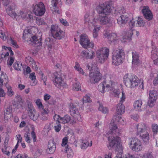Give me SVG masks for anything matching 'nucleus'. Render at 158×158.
Instances as JSON below:
<instances>
[{
	"label": "nucleus",
	"instance_id": "48",
	"mask_svg": "<svg viewBox=\"0 0 158 158\" xmlns=\"http://www.w3.org/2000/svg\"><path fill=\"white\" fill-rule=\"evenodd\" d=\"M114 117H116V118H115V120L114 121L115 123H116V122H118L121 124H123V120L122 118L121 117H120V116H114Z\"/></svg>",
	"mask_w": 158,
	"mask_h": 158
},
{
	"label": "nucleus",
	"instance_id": "45",
	"mask_svg": "<svg viewBox=\"0 0 158 158\" xmlns=\"http://www.w3.org/2000/svg\"><path fill=\"white\" fill-rule=\"evenodd\" d=\"M36 23L38 25H39L42 24H46V23L44 22V19L40 17L36 18Z\"/></svg>",
	"mask_w": 158,
	"mask_h": 158
},
{
	"label": "nucleus",
	"instance_id": "5",
	"mask_svg": "<svg viewBox=\"0 0 158 158\" xmlns=\"http://www.w3.org/2000/svg\"><path fill=\"white\" fill-rule=\"evenodd\" d=\"M125 55L124 51L120 49L114 50L112 57V63L115 65H118L123 63Z\"/></svg>",
	"mask_w": 158,
	"mask_h": 158
},
{
	"label": "nucleus",
	"instance_id": "58",
	"mask_svg": "<svg viewBox=\"0 0 158 158\" xmlns=\"http://www.w3.org/2000/svg\"><path fill=\"white\" fill-rule=\"evenodd\" d=\"M126 99V96L125 94L123 92H122V96L121 98V100L119 103H121L123 104V102L125 101Z\"/></svg>",
	"mask_w": 158,
	"mask_h": 158
},
{
	"label": "nucleus",
	"instance_id": "21",
	"mask_svg": "<svg viewBox=\"0 0 158 158\" xmlns=\"http://www.w3.org/2000/svg\"><path fill=\"white\" fill-rule=\"evenodd\" d=\"M104 35L105 37L111 43H115L118 38L116 34L115 33H110L108 31H105L104 33Z\"/></svg>",
	"mask_w": 158,
	"mask_h": 158
},
{
	"label": "nucleus",
	"instance_id": "14",
	"mask_svg": "<svg viewBox=\"0 0 158 158\" xmlns=\"http://www.w3.org/2000/svg\"><path fill=\"white\" fill-rule=\"evenodd\" d=\"M33 11L37 16L43 15L45 11V9L44 4L40 2L35 5L33 8Z\"/></svg>",
	"mask_w": 158,
	"mask_h": 158
},
{
	"label": "nucleus",
	"instance_id": "1",
	"mask_svg": "<svg viewBox=\"0 0 158 158\" xmlns=\"http://www.w3.org/2000/svg\"><path fill=\"white\" fill-rule=\"evenodd\" d=\"M111 124V127L107 133L110 136L108 137L109 147L113 148L119 151L121 154L123 153V147L120 144V138L118 136L119 134V131L117 126L114 124V122Z\"/></svg>",
	"mask_w": 158,
	"mask_h": 158
},
{
	"label": "nucleus",
	"instance_id": "30",
	"mask_svg": "<svg viewBox=\"0 0 158 158\" xmlns=\"http://www.w3.org/2000/svg\"><path fill=\"white\" fill-rule=\"evenodd\" d=\"M133 34V30L132 29H130L127 30L125 32L124 38L128 40H131Z\"/></svg>",
	"mask_w": 158,
	"mask_h": 158
},
{
	"label": "nucleus",
	"instance_id": "17",
	"mask_svg": "<svg viewBox=\"0 0 158 158\" xmlns=\"http://www.w3.org/2000/svg\"><path fill=\"white\" fill-rule=\"evenodd\" d=\"M98 20L102 25L108 24L109 26H111L112 25L113 19L107 15H102L98 18Z\"/></svg>",
	"mask_w": 158,
	"mask_h": 158
},
{
	"label": "nucleus",
	"instance_id": "7",
	"mask_svg": "<svg viewBox=\"0 0 158 158\" xmlns=\"http://www.w3.org/2000/svg\"><path fill=\"white\" fill-rule=\"evenodd\" d=\"M89 77L90 81L92 84L98 83L101 79L102 74L100 73L99 69L96 65H95V71L89 73Z\"/></svg>",
	"mask_w": 158,
	"mask_h": 158
},
{
	"label": "nucleus",
	"instance_id": "31",
	"mask_svg": "<svg viewBox=\"0 0 158 158\" xmlns=\"http://www.w3.org/2000/svg\"><path fill=\"white\" fill-rule=\"evenodd\" d=\"M65 152L67 154V156L69 158H71L73 155V150L69 146L67 145L65 147Z\"/></svg>",
	"mask_w": 158,
	"mask_h": 158
},
{
	"label": "nucleus",
	"instance_id": "39",
	"mask_svg": "<svg viewBox=\"0 0 158 158\" xmlns=\"http://www.w3.org/2000/svg\"><path fill=\"white\" fill-rule=\"evenodd\" d=\"M22 63L19 62H15L13 65L14 69L17 71H21V70Z\"/></svg>",
	"mask_w": 158,
	"mask_h": 158
},
{
	"label": "nucleus",
	"instance_id": "46",
	"mask_svg": "<svg viewBox=\"0 0 158 158\" xmlns=\"http://www.w3.org/2000/svg\"><path fill=\"white\" fill-rule=\"evenodd\" d=\"M75 69L78 71L79 73H81L83 75L84 74L83 69L79 67V64L76 63V65L74 66Z\"/></svg>",
	"mask_w": 158,
	"mask_h": 158
},
{
	"label": "nucleus",
	"instance_id": "38",
	"mask_svg": "<svg viewBox=\"0 0 158 158\" xmlns=\"http://www.w3.org/2000/svg\"><path fill=\"white\" fill-rule=\"evenodd\" d=\"M98 110L104 114H107L108 113L109 110L106 107H104L102 104L99 103Z\"/></svg>",
	"mask_w": 158,
	"mask_h": 158
},
{
	"label": "nucleus",
	"instance_id": "22",
	"mask_svg": "<svg viewBox=\"0 0 158 158\" xmlns=\"http://www.w3.org/2000/svg\"><path fill=\"white\" fill-rule=\"evenodd\" d=\"M60 1V0H52L51 1L50 8L54 14L56 13L59 14L60 13L57 6Z\"/></svg>",
	"mask_w": 158,
	"mask_h": 158
},
{
	"label": "nucleus",
	"instance_id": "52",
	"mask_svg": "<svg viewBox=\"0 0 158 158\" xmlns=\"http://www.w3.org/2000/svg\"><path fill=\"white\" fill-rule=\"evenodd\" d=\"M7 35L2 31L0 30V37L5 40L6 39Z\"/></svg>",
	"mask_w": 158,
	"mask_h": 158
},
{
	"label": "nucleus",
	"instance_id": "34",
	"mask_svg": "<svg viewBox=\"0 0 158 158\" xmlns=\"http://www.w3.org/2000/svg\"><path fill=\"white\" fill-rule=\"evenodd\" d=\"M77 79L75 78V82H74L73 85V89L75 91H78L80 90L81 86L79 82L77 81Z\"/></svg>",
	"mask_w": 158,
	"mask_h": 158
},
{
	"label": "nucleus",
	"instance_id": "9",
	"mask_svg": "<svg viewBox=\"0 0 158 158\" xmlns=\"http://www.w3.org/2000/svg\"><path fill=\"white\" fill-rule=\"evenodd\" d=\"M97 10L99 16L107 15L111 12L110 6L106 3L100 4L97 7Z\"/></svg>",
	"mask_w": 158,
	"mask_h": 158
},
{
	"label": "nucleus",
	"instance_id": "4",
	"mask_svg": "<svg viewBox=\"0 0 158 158\" xmlns=\"http://www.w3.org/2000/svg\"><path fill=\"white\" fill-rule=\"evenodd\" d=\"M136 127V135L140 137L144 143L148 144L149 142V135L146 130L145 125L143 123H139L137 125Z\"/></svg>",
	"mask_w": 158,
	"mask_h": 158
},
{
	"label": "nucleus",
	"instance_id": "53",
	"mask_svg": "<svg viewBox=\"0 0 158 158\" xmlns=\"http://www.w3.org/2000/svg\"><path fill=\"white\" fill-rule=\"evenodd\" d=\"M56 122L57 125L55 126L54 128L55 131L57 132H58L60 131L61 129V125L60 124V123H58L56 121Z\"/></svg>",
	"mask_w": 158,
	"mask_h": 158
},
{
	"label": "nucleus",
	"instance_id": "19",
	"mask_svg": "<svg viewBox=\"0 0 158 158\" xmlns=\"http://www.w3.org/2000/svg\"><path fill=\"white\" fill-rule=\"evenodd\" d=\"M56 148V143L54 140H50L48 144L47 148L46 149V153L48 154H53L55 152Z\"/></svg>",
	"mask_w": 158,
	"mask_h": 158
},
{
	"label": "nucleus",
	"instance_id": "41",
	"mask_svg": "<svg viewBox=\"0 0 158 158\" xmlns=\"http://www.w3.org/2000/svg\"><path fill=\"white\" fill-rule=\"evenodd\" d=\"M94 28L93 30V36L94 38H97L98 35V32L99 31L100 29L99 27H97L96 26H94Z\"/></svg>",
	"mask_w": 158,
	"mask_h": 158
},
{
	"label": "nucleus",
	"instance_id": "29",
	"mask_svg": "<svg viewBox=\"0 0 158 158\" xmlns=\"http://www.w3.org/2000/svg\"><path fill=\"white\" fill-rule=\"evenodd\" d=\"M26 61L27 63L29 64L30 66H31L32 67L35 69H38V67L36 64V63L31 57H27L25 60Z\"/></svg>",
	"mask_w": 158,
	"mask_h": 158
},
{
	"label": "nucleus",
	"instance_id": "11",
	"mask_svg": "<svg viewBox=\"0 0 158 158\" xmlns=\"http://www.w3.org/2000/svg\"><path fill=\"white\" fill-rule=\"evenodd\" d=\"M79 42L81 45L86 49H92L94 46V43L90 42L88 36L85 34H82L81 35Z\"/></svg>",
	"mask_w": 158,
	"mask_h": 158
},
{
	"label": "nucleus",
	"instance_id": "25",
	"mask_svg": "<svg viewBox=\"0 0 158 158\" xmlns=\"http://www.w3.org/2000/svg\"><path fill=\"white\" fill-rule=\"evenodd\" d=\"M152 58L153 61L155 64H158V56L156 52L157 50L156 49L155 46L152 45Z\"/></svg>",
	"mask_w": 158,
	"mask_h": 158
},
{
	"label": "nucleus",
	"instance_id": "18",
	"mask_svg": "<svg viewBox=\"0 0 158 158\" xmlns=\"http://www.w3.org/2000/svg\"><path fill=\"white\" fill-rule=\"evenodd\" d=\"M53 118L55 120L56 119L57 123L63 124L68 123L71 119V117L68 114L65 115L63 117H61L59 115L55 114L53 116Z\"/></svg>",
	"mask_w": 158,
	"mask_h": 158
},
{
	"label": "nucleus",
	"instance_id": "42",
	"mask_svg": "<svg viewBox=\"0 0 158 158\" xmlns=\"http://www.w3.org/2000/svg\"><path fill=\"white\" fill-rule=\"evenodd\" d=\"M115 85V82L112 81H111L110 84H107L105 85L106 88L107 89H109V90L110 89V90H113V89L114 88Z\"/></svg>",
	"mask_w": 158,
	"mask_h": 158
},
{
	"label": "nucleus",
	"instance_id": "47",
	"mask_svg": "<svg viewBox=\"0 0 158 158\" xmlns=\"http://www.w3.org/2000/svg\"><path fill=\"white\" fill-rule=\"evenodd\" d=\"M82 100L83 103L86 102H91V100L89 97L87 95H86L82 99Z\"/></svg>",
	"mask_w": 158,
	"mask_h": 158
},
{
	"label": "nucleus",
	"instance_id": "64",
	"mask_svg": "<svg viewBox=\"0 0 158 158\" xmlns=\"http://www.w3.org/2000/svg\"><path fill=\"white\" fill-rule=\"evenodd\" d=\"M153 84L155 86L158 85V77H156L153 81Z\"/></svg>",
	"mask_w": 158,
	"mask_h": 158
},
{
	"label": "nucleus",
	"instance_id": "20",
	"mask_svg": "<svg viewBox=\"0 0 158 158\" xmlns=\"http://www.w3.org/2000/svg\"><path fill=\"white\" fill-rule=\"evenodd\" d=\"M142 12L146 19L148 20H150L152 19V14L148 6H144L142 10Z\"/></svg>",
	"mask_w": 158,
	"mask_h": 158
},
{
	"label": "nucleus",
	"instance_id": "16",
	"mask_svg": "<svg viewBox=\"0 0 158 158\" xmlns=\"http://www.w3.org/2000/svg\"><path fill=\"white\" fill-rule=\"evenodd\" d=\"M149 95L148 105L150 107H152L157 98V92L155 90H150L149 91Z\"/></svg>",
	"mask_w": 158,
	"mask_h": 158
},
{
	"label": "nucleus",
	"instance_id": "6",
	"mask_svg": "<svg viewBox=\"0 0 158 158\" xmlns=\"http://www.w3.org/2000/svg\"><path fill=\"white\" fill-rule=\"evenodd\" d=\"M128 14L126 12L123 8L120 9L116 15V19L118 23L120 26H123L128 21Z\"/></svg>",
	"mask_w": 158,
	"mask_h": 158
},
{
	"label": "nucleus",
	"instance_id": "26",
	"mask_svg": "<svg viewBox=\"0 0 158 158\" xmlns=\"http://www.w3.org/2000/svg\"><path fill=\"white\" fill-rule=\"evenodd\" d=\"M132 65H137L139 63V55L136 52L134 51L132 52Z\"/></svg>",
	"mask_w": 158,
	"mask_h": 158
},
{
	"label": "nucleus",
	"instance_id": "57",
	"mask_svg": "<svg viewBox=\"0 0 158 158\" xmlns=\"http://www.w3.org/2000/svg\"><path fill=\"white\" fill-rule=\"evenodd\" d=\"M135 21L136 20H135L134 19H132L130 21L129 23V25L130 27L132 28L135 26Z\"/></svg>",
	"mask_w": 158,
	"mask_h": 158
},
{
	"label": "nucleus",
	"instance_id": "44",
	"mask_svg": "<svg viewBox=\"0 0 158 158\" xmlns=\"http://www.w3.org/2000/svg\"><path fill=\"white\" fill-rule=\"evenodd\" d=\"M154 134H156L158 132V125L156 124H153L152 126Z\"/></svg>",
	"mask_w": 158,
	"mask_h": 158
},
{
	"label": "nucleus",
	"instance_id": "35",
	"mask_svg": "<svg viewBox=\"0 0 158 158\" xmlns=\"http://www.w3.org/2000/svg\"><path fill=\"white\" fill-rule=\"evenodd\" d=\"M92 145V142L91 141L89 144V142L86 140H83L81 145V148L82 149H85L88 146L91 147Z\"/></svg>",
	"mask_w": 158,
	"mask_h": 158
},
{
	"label": "nucleus",
	"instance_id": "56",
	"mask_svg": "<svg viewBox=\"0 0 158 158\" xmlns=\"http://www.w3.org/2000/svg\"><path fill=\"white\" fill-rule=\"evenodd\" d=\"M41 114H45L48 115V113L49 112V110L48 109L46 108L45 109L43 107V108H41Z\"/></svg>",
	"mask_w": 158,
	"mask_h": 158
},
{
	"label": "nucleus",
	"instance_id": "59",
	"mask_svg": "<svg viewBox=\"0 0 158 158\" xmlns=\"http://www.w3.org/2000/svg\"><path fill=\"white\" fill-rule=\"evenodd\" d=\"M2 48L3 49H4L6 50H8L9 51V52L10 55H13L14 54V53L11 50V48L10 47H7L5 46H2Z\"/></svg>",
	"mask_w": 158,
	"mask_h": 158
},
{
	"label": "nucleus",
	"instance_id": "63",
	"mask_svg": "<svg viewBox=\"0 0 158 158\" xmlns=\"http://www.w3.org/2000/svg\"><path fill=\"white\" fill-rule=\"evenodd\" d=\"M29 77L32 80H35L36 79V76H35V73L33 72L31 73L29 76Z\"/></svg>",
	"mask_w": 158,
	"mask_h": 158
},
{
	"label": "nucleus",
	"instance_id": "24",
	"mask_svg": "<svg viewBox=\"0 0 158 158\" xmlns=\"http://www.w3.org/2000/svg\"><path fill=\"white\" fill-rule=\"evenodd\" d=\"M23 20H29L33 19V16L30 14V12H28L27 11H20L19 13V16H20Z\"/></svg>",
	"mask_w": 158,
	"mask_h": 158
},
{
	"label": "nucleus",
	"instance_id": "32",
	"mask_svg": "<svg viewBox=\"0 0 158 158\" xmlns=\"http://www.w3.org/2000/svg\"><path fill=\"white\" fill-rule=\"evenodd\" d=\"M7 14L13 18H15L17 16L14 10L11 7H9L6 9Z\"/></svg>",
	"mask_w": 158,
	"mask_h": 158
},
{
	"label": "nucleus",
	"instance_id": "23",
	"mask_svg": "<svg viewBox=\"0 0 158 158\" xmlns=\"http://www.w3.org/2000/svg\"><path fill=\"white\" fill-rule=\"evenodd\" d=\"M82 56L88 59H92L95 57V53L92 50H85L81 52Z\"/></svg>",
	"mask_w": 158,
	"mask_h": 158
},
{
	"label": "nucleus",
	"instance_id": "43",
	"mask_svg": "<svg viewBox=\"0 0 158 158\" xmlns=\"http://www.w3.org/2000/svg\"><path fill=\"white\" fill-rule=\"evenodd\" d=\"M145 24V23L143 19L140 17H138L137 22L136 25L139 27L143 26Z\"/></svg>",
	"mask_w": 158,
	"mask_h": 158
},
{
	"label": "nucleus",
	"instance_id": "55",
	"mask_svg": "<svg viewBox=\"0 0 158 158\" xmlns=\"http://www.w3.org/2000/svg\"><path fill=\"white\" fill-rule=\"evenodd\" d=\"M68 138L67 137H65L62 139L61 146L63 147L65 146L68 143Z\"/></svg>",
	"mask_w": 158,
	"mask_h": 158
},
{
	"label": "nucleus",
	"instance_id": "60",
	"mask_svg": "<svg viewBox=\"0 0 158 158\" xmlns=\"http://www.w3.org/2000/svg\"><path fill=\"white\" fill-rule=\"evenodd\" d=\"M10 41L11 44L16 48H18V46L17 44L16 41L13 40L11 38H10Z\"/></svg>",
	"mask_w": 158,
	"mask_h": 158
},
{
	"label": "nucleus",
	"instance_id": "49",
	"mask_svg": "<svg viewBox=\"0 0 158 158\" xmlns=\"http://www.w3.org/2000/svg\"><path fill=\"white\" fill-rule=\"evenodd\" d=\"M35 103L36 105L37 106L38 108L40 110L41 108H43L44 107V106L43 105L41 100L40 99H38L36 100Z\"/></svg>",
	"mask_w": 158,
	"mask_h": 158
},
{
	"label": "nucleus",
	"instance_id": "13",
	"mask_svg": "<svg viewBox=\"0 0 158 158\" xmlns=\"http://www.w3.org/2000/svg\"><path fill=\"white\" fill-rule=\"evenodd\" d=\"M28 114L30 118L34 121H36L40 116L39 113L36 112L31 103L27 104Z\"/></svg>",
	"mask_w": 158,
	"mask_h": 158
},
{
	"label": "nucleus",
	"instance_id": "61",
	"mask_svg": "<svg viewBox=\"0 0 158 158\" xmlns=\"http://www.w3.org/2000/svg\"><path fill=\"white\" fill-rule=\"evenodd\" d=\"M60 23L64 26H66L69 25L68 22L65 20L64 19H60Z\"/></svg>",
	"mask_w": 158,
	"mask_h": 158
},
{
	"label": "nucleus",
	"instance_id": "15",
	"mask_svg": "<svg viewBox=\"0 0 158 158\" xmlns=\"http://www.w3.org/2000/svg\"><path fill=\"white\" fill-rule=\"evenodd\" d=\"M52 77L54 85L58 88H60L61 86L65 85V83L62 80L60 75L57 72L54 73L53 74Z\"/></svg>",
	"mask_w": 158,
	"mask_h": 158
},
{
	"label": "nucleus",
	"instance_id": "40",
	"mask_svg": "<svg viewBox=\"0 0 158 158\" xmlns=\"http://www.w3.org/2000/svg\"><path fill=\"white\" fill-rule=\"evenodd\" d=\"M45 41L46 44L48 46V49H51L52 45L53 44V40L50 38L48 37L46 39Z\"/></svg>",
	"mask_w": 158,
	"mask_h": 158
},
{
	"label": "nucleus",
	"instance_id": "36",
	"mask_svg": "<svg viewBox=\"0 0 158 158\" xmlns=\"http://www.w3.org/2000/svg\"><path fill=\"white\" fill-rule=\"evenodd\" d=\"M60 28L59 27L58 25H53L51 26L50 31L52 36L57 31H59V30Z\"/></svg>",
	"mask_w": 158,
	"mask_h": 158
},
{
	"label": "nucleus",
	"instance_id": "33",
	"mask_svg": "<svg viewBox=\"0 0 158 158\" xmlns=\"http://www.w3.org/2000/svg\"><path fill=\"white\" fill-rule=\"evenodd\" d=\"M142 103L141 100H139L136 101L134 103V108L138 111H141L142 110L141 108Z\"/></svg>",
	"mask_w": 158,
	"mask_h": 158
},
{
	"label": "nucleus",
	"instance_id": "28",
	"mask_svg": "<svg viewBox=\"0 0 158 158\" xmlns=\"http://www.w3.org/2000/svg\"><path fill=\"white\" fill-rule=\"evenodd\" d=\"M116 110L117 114L121 115L125 112V108L123 104L121 103H119L117 105Z\"/></svg>",
	"mask_w": 158,
	"mask_h": 158
},
{
	"label": "nucleus",
	"instance_id": "50",
	"mask_svg": "<svg viewBox=\"0 0 158 158\" xmlns=\"http://www.w3.org/2000/svg\"><path fill=\"white\" fill-rule=\"evenodd\" d=\"M143 158H153L152 153L151 152H149L143 154Z\"/></svg>",
	"mask_w": 158,
	"mask_h": 158
},
{
	"label": "nucleus",
	"instance_id": "2",
	"mask_svg": "<svg viewBox=\"0 0 158 158\" xmlns=\"http://www.w3.org/2000/svg\"><path fill=\"white\" fill-rule=\"evenodd\" d=\"M123 82L125 85L129 88H133L139 83V79L134 74H126L123 77Z\"/></svg>",
	"mask_w": 158,
	"mask_h": 158
},
{
	"label": "nucleus",
	"instance_id": "54",
	"mask_svg": "<svg viewBox=\"0 0 158 158\" xmlns=\"http://www.w3.org/2000/svg\"><path fill=\"white\" fill-rule=\"evenodd\" d=\"M48 115H43L41 114L40 116L39 117L40 120H42V121H45L47 120L48 119Z\"/></svg>",
	"mask_w": 158,
	"mask_h": 158
},
{
	"label": "nucleus",
	"instance_id": "51",
	"mask_svg": "<svg viewBox=\"0 0 158 158\" xmlns=\"http://www.w3.org/2000/svg\"><path fill=\"white\" fill-rule=\"evenodd\" d=\"M29 133L27 132L24 135L25 141L28 143H30L31 142V139L30 138L29 134Z\"/></svg>",
	"mask_w": 158,
	"mask_h": 158
},
{
	"label": "nucleus",
	"instance_id": "62",
	"mask_svg": "<svg viewBox=\"0 0 158 158\" xmlns=\"http://www.w3.org/2000/svg\"><path fill=\"white\" fill-rule=\"evenodd\" d=\"M84 20L85 23H88L89 21V15L88 14H86L84 16Z\"/></svg>",
	"mask_w": 158,
	"mask_h": 158
},
{
	"label": "nucleus",
	"instance_id": "8",
	"mask_svg": "<svg viewBox=\"0 0 158 158\" xmlns=\"http://www.w3.org/2000/svg\"><path fill=\"white\" fill-rule=\"evenodd\" d=\"M129 144L131 148L133 151L138 152L141 151L143 146L141 141L137 138H132Z\"/></svg>",
	"mask_w": 158,
	"mask_h": 158
},
{
	"label": "nucleus",
	"instance_id": "3",
	"mask_svg": "<svg viewBox=\"0 0 158 158\" xmlns=\"http://www.w3.org/2000/svg\"><path fill=\"white\" fill-rule=\"evenodd\" d=\"M22 38L23 39L28 38L29 41L33 43L32 45L34 44V46H39L42 45V38L40 37L38 38L36 35L32 34L27 27L24 30Z\"/></svg>",
	"mask_w": 158,
	"mask_h": 158
},
{
	"label": "nucleus",
	"instance_id": "12",
	"mask_svg": "<svg viewBox=\"0 0 158 158\" xmlns=\"http://www.w3.org/2000/svg\"><path fill=\"white\" fill-rule=\"evenodd\" d=\"M69 108L70 114L78 121H82L81 116L79 114L78 110L74 104L70 103L69 105Z\"/></svg>",
	"mask_w": 158,
	"mask_h": 158
},
{
	"label": "nucleus",
	"instance_id": "10",
	"mask_svg": "<svg viewBox=\"0 0 158 158\" xmlns=\"http://www.w3.org/2000/svg\"><path fill=\"white\" fill-rule=\"evenodd\" d=\"M109 52V50L107 48L98 50L97 52V55L98 61L101 63H104L108 56Z\"/></svg>",
	"mask_w": 158,
	"mask_h": 158
},
{
	"label": "nucleus",
	"instance_id": "27",
	"mask_svg": "<svg viewBox=\"0 0 158 158\" xmlns=\"http://www.w3.org/2000/svg\"><path fill=\"white\" fill-rule=\"evenodd\" d=\"M65 35V32L60 29L59 30V31H57L52 36L55 39L60 40L64 37Z\"/></svg>",
	"mask_w": 158,
	"mask_h": 158
},
{
	"label": "nucleus",
	"instance_id": "37",
	"mask_svg": "<svg viewBox=\"0 0 158 158\" xmlns=\"http://www.w3.org/2000/svg\"><path fill=\"white\" fill-rule=\"evenodd\" d=\"M106 83V81H104L98 85V90L102 93H104L105 92V87Z\"/></svg>",
	"mask_w": 158,
	"mask_h": 158
}]
</instances>
